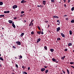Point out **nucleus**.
<instances>
[{
  "mask_svg": "<svg viewBox=\"0 0 74 74\" xmlns=\"http://www.w3.org/2000/svg\"><path fill=\"white\" fill-rule=\"evenodd\" d=\"M17 7H18V6L17 5H13L12 8L13 9H15L16 8H17Z\"/></svg>",
  "mask_w": 74,
  "mask_h": 74,
  "instance_id": "nucleus-1",
  "label": "nucleus"
},
{
  "mask_svg": "<svg viewBox=\"0 0 74 74\" xmlns=\"http://www.w3.org/2000/svg\"><path fill=\"white\" fill-rule=\"evenodd\" d=\"M16 43L19 45H21V42L19 41L16 42Z\"/></svg>",
  "mask_w": 74,
  "mask_h": 74,
  "instance_id": "nucleus-2",
  "label": "nucleus"
},
{
  "mask_svg": "<svg viewBox=\"0 0 74 74\" xmlns=\"http://www.w3.org/2000/svg\"><path fill=\"white\" fill-rule=\"evenodd\" d=\"M26 1H25V0H22V1H21V3H26Z\"/></svg>",
  "mask_w": 74,
  "mask_h": 74,
  "instance_id": "nucleus-3",
  "label": "nucleus"
},
{
  "mask_svg": "<svg viewBox=\"0 0 74 74\" xmlns=\"http://www.w3.org/2000/svg\"><path fill=\"white\" fill-rule=\"evenodd\" d=\"M60 27H58V28L56 29H57L56 32H58L60 30Z\"/></svg>",
  "mask_w": 74,
  "mask_h": 74,
  "instance_id": "nucleus-4",
  "label": "nucleus"
},
{
  "mask_svg": "<svg viewBox=\"0 0 74 74\" xmlns=\"http://www.w3.org/2000/svg\"><path fill=\"white\" fill-rule=\"evenodd\" d=\"M52 60L53 61V62H56V61H57L56 59H55L54 58H52Z\"/></svg>",
  "mask_w": 74,
  "mask_h": 74,
  "instance_id": "nucleus-5",
  "label": "nucleus"
},
{
  "mask_svg": "<svg viewBox=\"0 0 74 74\" xmlns=\"http://www.w3.org/2000/svg\"><path fill=\"white\" fill-rule=\"evenodd\" d=\"M42 3L43 5H45L46 3V1H42Z\"/></svg>",
  "mask_w": 74,
  "mask_h": 74,
  "instance_id": "nucleus-6",
  "label": "nucleus"
},
{
  "mask_svg": "<svg viewBox=\"0 0 74 74\" xmlns=\"http://www.w3.org/2000/svg\"><path fill=\"white\" fill-rule=\"evenodd\" d=\"M45 68H42L41 69V71L42 72L43 71H45Z\"/></svg>",
  "mask_w": 74,
  "mask_h": 74,
  "instance_id": "nucleus-7",
  "label": "nucleus"
},
{
  "mask_svg": "<svg viewBox=\"0 0 74 74\" xmlns=\"http://www.w3.org/2000/svg\"><path fill=\"white\" fill-rule=\"evenodd\" d=\"M41 40V39L40 38H38V39L37 40V43H38Z\"/></svg>",
  "mask_w": 74,
  "mask_h": 74,
  "instance_id": "nucleus-8",
  "label": "nucleus"
},
{
  "mask_svg": "<svg viewBox=\"0 0 74 74\" xmlns=\"http://www.w3.org/2000/svg\"><path fill=\"white\" fill-rule=\"evenodd\" d=\"M61 35L62 36V37H64V38L65 37L64 35V34H63V33H61Z\"/></svg>",
  "mask_w": 74,
  "mask_h": 74,
  "instance_id": "nucleus-9",
  "label": "nucleus"
},
{
  "mask_svg": "<svg viewBox=\"0 0 74 74\" xmlns=\"http://www.w3.org/2000/svg\"><path fill=\"white\" fill-rule=\"evenodd\" d=\"M8 22H9L10 23H12L13 21L10 20H9V21H8Z\"/></svg>",
  "mask_w": 74,
  "mask_h": 74,
  "instance_id": "nucleus-10",
  "label": "nucleus"
},
{
  "mask_svg": "<svg viewBox=\"0 0 74 74\" xmlns=\"http://www.w3.org/2000/svg\"><path fill=\"white\" fill-rule=\"evenodd\" d=\"M12 26L14 28H16V26L15 25H14V23H12Z\"/></svg>",
  "mask_w": 74,
  "mask_h": 74,
  "instance_id": "nucleus-11",
  "label": "nucleus"
},
{
  "mask_svg": "<svg viewBox=\"0 0 74 74\" xmlns=\"http://www.w3.org/2000/svg\"><path fill=\"white\" fill-rule=\"evenodd\" d=\"M4 15H0V18H1L2 17H4Z\"/></svg>",
  "mask_w": 74,
  "mask_h": 74,
  "instance_id": "nucleus-12",
  "label": "nucleus"
},
{
  "mask_svg": "<svg viewBox=\"0 0 74 74\" xmlns=\"http://www.w3.org/2000/svg\"><path fill=\"white\" fill-rule=\"evenodd\" d=\"M50 50L52 53H53V51H54V49H50Z\"/></svg>",
  "mask_w": 74,
  "mask_h": 74,
  "instance_id": "nucleus-13",
  "label": "nucleus"
},
{
  "mask_svg": "<svg viewBox=\"0 0 74 74\" xmlns=\"http://www.w3.org/2000/svg\"><path fill=\"white\" fill-rule=\"evenodd\" d=\"M53 17L55 18H59V17L56 16H53Z\"/></svg>",
  "mask_w": 74,
  "mask_h": 74,
  "instance_id": "nucleus-14",
  "label": "nucleus"
},
{
  "mask_svg": "<svg viewBox=\"0 0 74 74\" xmlns=\"http://www.w3.org/2000/svg\"><path fill=\"white\" fill-rule=\"evenodd\" d=\"M24 33H21V37H23V36L24 35Z\"/></svg>",
  "mask_w": 74,
  "mask_h": 74,
  "instance_id": "nucleus-15",
  "label": "nucleus"
},
{
  "mask_svg": "<svg viewBox=\"0 0 74 74\" xmlns=\"http://www.w3.org/2000/svg\"><path fill=\"white\" fill-rule=\"evenodd\" d=\"M3 4V3L2 1H0V5H2Z\"/></svg>",
  "mask_w": 74,
  "mask_h": 74,
  "instance_id": "nucleus-16",
  "label": "nucleus"
},
{
  "mask_svg": "<svg viewBox=\"0 0 74 74\" xmlns=\"http://www.w3.org/2000/svg\"><path fill=\"white\" fill-rule=\"evenodd\" d=\"M41 31H40L39 32L38 31L37 32V34H39V35L41 34Z\"/></svg>",
  "mask_w": 74,
  "mask_h": 74,
  "instance_id": "nucleus-17",
  "label": "nucleus"
},
{
  "mask_svg": "<svg viewBox=\"0 0 74 74\" xmlns=\"http://www.w3.org/2000/svg\"><path fill=\"white\" fill-rule=\"evenodd\" d=\"M49 70H45V73L46 74H47V73H49Z\"/></svg>",
  "mask_w": 74,
  "mask_h": 74,
  "instance_id": "nucleus-18",
  "label": "nucleus"
},
{
  "mask_svg": "<svg viewBox=\"0 0 74 74\" xmlns=\"http://www.w3.org/2000/svg\"><path fill=\"white\" fill-rule=\"evenodd\" d=\"M69 34L70 35H72V31L71 30L69 31Z\"/></svg>",
  "mask_w": 74,
  "mask_h": 74,
  "instance_id": "nucleus-19",
  "label": "nucleus"
},
{
  "mask_svg": "<svg viewBox=\"0 0 74 74\" xmlns=\"http://www.w3.org/2000/svg\"><path fill=\"white\" fill-rule=\"evenodd\" d=\"M72 46V44L71 43H69L68 44V46Z\"/></svg>",
  "mask_w": 74,
  "mask_h": 74,
  "instance_id": "nucleus-20",
  "label": "nucleus"
},
{
  "mask_svg": "<svg viewBox=\"0 0 74 74\" xmlns=\"http://www.w3.org/2000/svg\"><path fill=\"white\" fill-rule=\"evenodd\" d=\"M44 49L46 50H47V46H44Z\"/></svg>",
  "mask_w": 74,
  "mask_h": 74,
  "instance_id": "nucleus-21",
  "label": "nucleus"
},
{
  "mask_svg": "<svg viewBox=\"0 0 74 74\" xmlns=\"http://www.w3.org/2000/svg\"><path fill=\"white\" fill-rule=\"evenodd\" d=\"M37 7H41L42 8V5H37Z\"/></svg>",
  "mask_w": 74,
  "mask_h": 74,
  "instance_id": "nucleus-22",
  "label": "nucleus"
},
{
  "mask_svg": "<svg viewBox=\"0 0 74 74\" xmlns=\"http://www.w3.org/2000/svg\"><path fill=\"white\" fill-rule=\"evenodd\" d=\"M23 74H27V73L25 71L23 72Z\"/></svg>",
  "mask_w": 74,
  "mask_h": 74,
  "instance_id": "nucleus-23",
  "label": "nucleus"
},
{
  "mask_svg": "<svg viewBox=\"0 0 74 74\" xmlns=\"http://www.w3.org/2000/svg\"><path fill=\"white\" fill-rule=\"evenodd\" d=\"M71 22L72 23H74V20H72L71 21Z\"/></svg>",
  "mask_w": 74,
  "mask_h": 74,
  "instance_id": "nucleus-24",
  "label": "nucleus"
},
{
  "mask_svg": "<svg viewBox=\"0 0 74 74\" xmlns=\"http://www.w3.org/2000/svg\"><path fill=\"white\" fill-rule=\"evenodd\" d=\"M74 10V7H73L71 9V10L73 11Z\"/></svg>",
  "mask_w": 74,
  "mask_h": 74,
  "instance_id": "nucleus-25",
  "label": "nucleus"
},
{
  "mask_svg": "<svg viewBox=\"0 0 74 74\" xmlns=\"http://www.w3.org/2000/svg\"><path fill=\"white\" fill-rule=\"evenodd\" d=\"M0 60L2 61H4V60L3 59V58L2 57H0Z\"/></svg>",
  "mask_w": 74,
  "mask_h": 74,
  "instance_id": "nucleus-26",
  "label": "nucleus"
},
{
  "mask_svg": "<svg viewBox=\"0 0 74 74\" xmlns=\"http://www.w3.org/2000/svg\"><path fill=\"white\" fill-rule=\"evenodd\" d=\"M67 71L68 73V74H69V73H70V72L69 71V70L68 69H67Z\"/></svg>",
  "mask_w": 74,
  "mask_h": 74,
  "instance_id": "nucleus-27",
  "label": "nucleus"
},
{
  "mask_svg": "<svg viewBox=\"0 0 74 74\" xmlns=\"http://www.w3.org/2000/svg\"><path fill=\"white\" fill-rule=\"evenodd\" d=\"M61 40V38H57V40L58 41L59 40Z\"/></svg>",
  "mask_w": 74,
  "mask_h": 74,
  "instance_id": "nucleus-28",
  "label": "nucleus"
},
{
  "mask_svg": "<svg viewBox=\"0 0 74 74\" xmlns=\"http://www.w3.org/2000/svg\"><path fill=\"white\" fill-rule=\"evenodd\" d=\"M37 28L39 29L40 30H41V29H40V27H39V26H38L37 27Z\"/></svg>",
  "mask_w": 74,
  "mask_h": 74,
  "instance_id": "nucleus-29",
  "label": "nucleus"
},
{
  "mask_svg": "<svg viewBox=\"0 0 74 74\" xmlns=\"http://www.w3.org/2000/svg\"><path fill=\"white\" fill-rule=\"evenodd\" d=\"M25 12L24 11H22L21 12V14H23V13H24Z\"/></svg>",
  "mask_w": 74,
  "mask_h": 74,
  "instance_id": "nucleus-30",
  "label": "nucleus"
},
{
  "mask_svg": "<svg viewBox=\"0 0 74 74\" xmlns=\"http://www.w3.org/2000/svg\"><path fill=\"white\" fill-rule=\"evenodd\" d=\"M16 64L15 66H16V67L17 68H18V65L17 64Z\"/></svg>",
  "mask_w": 74,
  "mask_h": 74,
  "instance_id": "nucleus-31",
  "label": "nucleus"
},
{
  "mask_svg": "<svg viewBox=\"0 0 74 74\" xmlns=\"http://www.w3.org/2000/svg\"><path fill=\"white\" fill-rule=\"evenodd\" d=\"M34 32L33 31L32 32H31V34H32L33 35V34H34Z\"/></svg>",
  "mask_w": 74,
  "mask_h": 74,
  "instance_id": "nucleus-32",
  "label": "nucleus"
},
{
  "mask_svg": "<svg viewBox=\"0 0 74 74\" xmlns=\"http://www.w3.org/2000/svg\"><path fill=\"white\" fill-rule=\"evenodd\" d=\"M51 0V1L52 2H55L54 0Z\"/></svg>",
  "mask_w": 74,
  "mask_h": 74,
  "instance_id": "nucleus-33",
  "label": "nucleus"
},
{
  "mask_svg": "<svg viewBox=\"0 0 74 74\" xmlns=\"http://www.w3.org/2000/svg\"><path fill=\"white\" fill-rule=\"evenodd\" d=\"M70 64H74V62H70Z\"/></svg>",
  "mask_w": 74,
  "mask_h": 74,
  "instance_id": "nucleus-34",
  "label": "nucleus"
},
{
  "mask_svg": "<svg viewBox=\"0 0 74 74\" xmlns=\"http://www.w3.org/2000/svg\"><path fill=\"white\" fill-rule=\"evenodd\" d=\"M68 50V49H65V50H64V51H67Z\"/></svg>",
  "mask_w": 74,
  "mask_h": 74,
  "instance_id": "nucleus-35",
  "label": "nucleus"
},
{
  "mask_svg": "<svg viewBox=\"0 0 74 74\" xmlns=\"http://www.w3.org/2000/svg\"><path fill=\"white\" fill-rule=\"evenodd\" d=\"M61 59H62V60H64V58H63V57H62L61 58Z\"/></svg>",
  "mask_w": 74,
  "mask_h": 74,
  "instance_id": "nucleus-36",
  "label": "nucleus"
},
{
  "mask_svg": "<svg viewBox=\"0 0 74 74\" xmlns=\"http://www.w3.org/2000/svg\"><path fill=\"white\" fill-rule=\"evenodd\" d=\"M13 48H14V49H16V47H14V46H13Z\"/></svg>",
  "mask_w": 74,
  "mask_h": 74,
  "instance_id": "nucleus-37",
  "label": "nucleus"
},
{
  "mask_svg": "<svg viewBox=\"0 0 74 74\" xmlns=\"http://www.w3.org/2000/svg\"><path fill=\"white\" fill-rule=\"evenodd\" d=\"M31 25H32V23H30L29 24V26L30 27Z\"/></svg>",
  "mask_w": 74,
  "mask_h": 74,
  "instance_id": "nucleus-38",
  "label": "nucleus"
},
{
  "mask_svg": "<svg viewBox=\"0 0 74 74\" xmlns=\"http://www.w3.org/2000/svg\"><path fill=\"white\" fill-rule=\"evenodd\" d=\"M10 12V11L8 10V11H7V13H8Z\"/></svg>",
  "mask_w": 74,
  "mask_h": 74,
  "instance_id": "nucleus-39",
  "label": "nucleus"
},
{
  "mask_svg": "<svg viewBox=\"0 0 74 74\" xmlns=\"http://www.w3.org/2000/svg\"><path fill=\"white\" fill-rule=\"evenodd\" d=\"M31 23V25L32 26L33 25H34V24L32 23Z\"/></svg>",
  "mask_w": 74,
  "mask_h": 74,
  "instance_id": "nucleus-40",
  "label": "nucleus"
},
{
  "mask_svg": "<svg viewBox=\"0 0 74 74\" xmlns=\"http://www.w3.org/2000/svg\"><path fill=\"white\" fill-rule=\"evenodd\" d=\"M62 71L64 74H65V71H63V70Z\"/></svg>",
  "mask_w": 74,
  "mask_h": 74,
  "instance_id": "nucleus-41",
  "label": "nucleus"
},
{
  "mask_svg": "<svg viewBox=\"0 0 74 74\" xmlns=\"http://www.w3.org/2000/svg\"><path fill=\"white\" fill-rule=\"evenodd\" d=\"M41 34H44V33L42 31L41 32Z\"/></svg>",
  "mask_w": 74,
  "mask_h": 74,
  "instance_id": "nucleus-42",
  "label": "nucleus"
},
{
  "mask_svg": "<svg viewBox=\"0 0 74 74\" xmlns=\"http://www.w3.org/2000/svg\"><path fill=\"white\" fill-rule=\"evenodd\" d=\"M63 0L64 1V3L66 2V0Z\"/></svg>",
  "mask_w": 74,
  "mask_h": 74,
  "instance_id": "nucleus-43",
  "label": "nucleus"
},
{
  "mask_svg": "<svg viewBox=\"0 0 74 74\" xmlns=\"http://www.w3.org/2000/svg\"><path fill=\"white\" fill-rule=\"evenodd\" d=\"M44 67L45 68V69H47V66H44Z\"/></svg>",
  "mask_w": 74,
  "mask_h": 74,
  "instance_id": "nucleus-44",
  "label": "nucleus"
},
{
  "mask_svg": "<svg viewBox=\"0 0 74 74\" xmlns=\"http://www.w3.org/2000/svg\"><path fill=\"white\" fill-rule=\"evenodd\" d=\"M4 13H7V11H4Z\"/></svg>",
  "mask_w": 74,
  "mask_h": 74,
  "instance_id": "nucleus-45",
  "label": "nucleus"
},
{
  "mask_svg": "<svg viewBox=\"0 0 74 74\" xmlns=\"http://www.w3.org/2000/svg\"><path fill=\"white\" fill-rule=\"evenodd\" d=\"M19 57H20V58H22V56H19Z\"/></svg>",
  "mask_w": 74,
  "mask_h": 74,
  "instance_id": "nucleus-46",
  "label": "nucleus"
},
{
  "mask_svg": "<svg viewBox=\"0 0 74 74\" xmlns=\"http://www.w3.org/2000/svg\"><path fill=\"white\" fill-rule=\"evenodd\" d=\"M70 2V1L69 0H68V3H69V2Z\"/></svg>",
  "mask_w": 74,
  "mask_h": 74,
  "instance_id": "nucleus-47",
  "label": "nucleus"
},
{
  "mask_svg": "<svg viewBox=\"0 0 74 74\" xmlns=\"http://www.w3.org/2000/svg\"><path fill=\"white\" fill-rule=\"evenodd\" d=\"M30 67H28V69L29 70H30Z\"/></svg>",
  "mask_w": 74,
  "mask_h": 74,
  "instance_id": "nucleus-48",
  "label": "nucleus"
},
{
  "mask_svg": "<svg viewBox=\"0 0 74 74\" xmlns=\"http://www.w3.org/2000/svg\"><path fill=\"white\" fill-rule=\"evenodd\" d=\"M59 23L58 24V25H60V22L59 21V22H58Z\"/></svg>",
  "mask_w": 74,
  "mask_h": 74,
  "instance_id": "nucleus-49",
  "label": "nucleus"
},
{
  "mask_svg": "<svg viewBox=\"0 0 74 74\" xmlns=\"http://www.w3.org/2000/svg\"><path fill=\"white\" fill-rule=\"evenodd\" d=\"M17 18V17H15L14 18V19H16Z\"/></svg>",
  "mask_w": 74,
  "mask_h": 74,
  "instance_id": "nucleus-50",
  "label": "nucleus"
},
{
  "mask_svg": "<svg viewBox=\"0 0 74 74\" xmlns=\"http://www.w3.org/2000/svg\"><path fill=\"white\" fill-rule=\"evenodd\" d=\"M67 16V15H64V16Z\"/></svg>",
  "mask_w": 74,
  "mask_h": 74,
  "instance_id": "nucleus-51",
  "label": "nucleus"
},
{
  "mask_svg": "<svg viewBox=\"0 0 74 74\" xmlns=\"http://www.w3.org/2000/svg\"><path fill=\"white\" fill-rule=\"evenodd\" d=\"M71 67L73 68V69H74V66H71Z\"/></svg>",
  "mask_w": 74,
  "mask_h": 74,
  "instance_id": "nucleus-52",
  "label": "nucleus"
},
{
  "mask_svg": "<svg viewBox=\"0 0 74 74\" xmlns=\"http://www.w3.org/2000/svg\"><path fill=\"white\" fill-rule=\"evenodd\" d=\"M63 57L64 59V58H65L66 56H64V57Z\"/></svg>",
  "mask_w": 74,
  "mask_h": 74,
  "instance_id": "nucleus-53",
  "label": "nucleus"
},
{
  "mask_svg": "<svg viewBox=\"0 0 74 74\" xmlns=\"http://www.w3.org/2000/svg\"><path fill=\"white\" fill-rule=\"evenodd\" d=\"M64 7H65V8H66V4H64Z\"/></svg>",
  "mask_w": 74,
  "mask_h": 74,
  "instance_id": "nucleus-54",
  "label": "nucleus"
},
{
  "mask_svg": "<svg viewBox=\"0 0 74 74\" xmlns=\"http://www.w3.org/2000/svg\"><path fill=\"white\" fill-rule=\"evenodd\" d=\"M60 21H59V20H57V22H60Z\"/></svg>",
  "mask_w": 74,
  "mask_h": 74,
  "instance_id": "nucleus-55",
  "label": "nucleus"
},
{
  "mask_svg": "<svg viewBox=\"0 0 74 74\" xmlns=\"http://www.w3.org/2000/svg\"><path fill=\"white\" fill-rule=\"evenodd\" d=\"M34 21V20H32L31 21V23H32V22Z\"/></svg>",
  "mask_w": 74,
  "mask_h": 74,
  "instance_id": "nucleus-56",
  "label": "nucleus"
},
{
  "mask_svg": "<svg viewBox=\"0 0 74 74\" xmlns=\"http://www.w3.org/2000/svg\"><path fill=\"white\" fill-rule=\"evenodd\" d=\"M22 68H24V66H22Z\"/></svg>",
  "mask_w": 74,
  "mask_h": 74,
  "instance_id": "nucleus-57",
  "label": "nucleus"
},
{
  "mask_svg": "<svg viewBox=\"0 0 74 74\" xmlns=\"http://www.w3.org/2000/svg\"><path fill=\"white\" fill-rule=\"evenodd\" d=\"M24 21L25 22H25H27V21L26 20H24Z\"/></svg>",
  "mask_w": 74,
  "mask_h": 74,
  "instance_id": "nucleus-58",
  "label": "nucleus"
},
{
  "mask_svg": "<svg viewBox=\"0 0 74 74\" xmlns=\"http://www.w3.org/2000/svg\"><path fill=\"white\" fill-rule=\"evenodd\" d=\"M68 19H69V18H66V20H68Z\"/></svg>",
  "mask_w": 74,
  "mask_h": 74,
  "instance_id": "nucleus-59",
  "label": "nucleus"
},
{
  "mask_svg": "<svg viewBox=\"0 0 74 74\" xmlns=\"http://www.w3.org/2000/svg\"><path fill=\"white\" fill-rule=\"evenodd\" d=\"M12 74H15L13 72V73H12Z\"/></svg>",
  "mask_w": 74,
  "mask_h": 74,
  "instance_id": "nucleus-60",
  "label": "nucleus"
},
{
  "mask_svg": "<svg viewBox=\"0 0 74 74\" xmlns=\"http://www.w3.org/2000/svg\"><path fill=\"white\" fill-rule=\"evenodd\" d=\"M20 16H21V17H22L23 16V15H20Z\"/></svg>",
  "mask_w": 74,
  "mask_h": 74,
  "instance_id": "nucleus-61",
  "label": "nucleus"
},
{
  "mask_svg": "<svg viewBox=\"0 0 74 74\" xmlns=\"http://www.w3.org/2000/svg\"><path fill=\"white\" fill-rule=\"evenodd\" d=\"M56 63H58V61H56Z\"/></svg>",
  "mask_w": 74,
  "mask_h": 74,
  "instance_id": "nucleus-62",
  "label": "nucleus"
},
{
  "mask_svg": "<svg viewBox=\"0 0 74 74\" xmlns=\"http://www.w3.org/2000/svg\"><path fill=\"white\" fill-rule=\"evenodd\" d=\"M4 28L3 27H2V30H3V29H4Z\"/></svg>",
  "mask_w": 74,
  "mask_h": 74,
  "instance_id": "nucleus-63",
  "label": "nucleus"
},
{
  "mask_svg": "<svg viewBox=\"0 0 74 74\" xmlns=\"http://www.w3.org/2000/svg\"><path fill=\"white\" fill-rule=\"evenodd\" d=\"M48 27H49L50 25H48Z\"/></svg>",
  "mask_w": 74,
  "mask_h": 74,
  "instance_id": "nucleus-64",
  "label": "nucleus"
}]
</instances>
